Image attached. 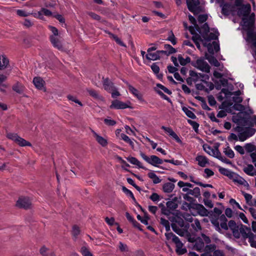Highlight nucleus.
<instances>
[{"mask_svg":"<svg viewBox=\"0 0 256 256\" xmlns=\"http://www.w3.org/2000/svg\"><path fill=\"white\" fill-rule=\"evenodd\" d=\"M178 59L180 62V65L182 66H186L188 63H191V64L197 68L201 70L206 73L210 72V66L202 58H200L196 60V62H192L189 56H187L186 58H183L181 54H179L178 57Z\"/></svg>","mask_w":256,"mask_h":256,"instance_id":"nucleus-1","label":"nucleus"},{"mask_svg":"<svg viewBox=\"0 0 256 256\" xmlns=\"http://www.w3.org/2000/svg\"><path fill=\"white\" fill-rule=\"evenodd\" d=\"M228 220L226 217L225 214H220L219 218L218 217L212 218L210 219L211 223L214 225L215 230L219 232H222V228L224 230H228V226L227 224Z\"/></svg>","mask_w":256,"mask_h":256,"instance_id":"nucleus-2","label":"nucleus"},{"mask_svg":"<svg viewBox=\"0 0 256 256\" xmlns=\"http://www.w3.org/2000/svg\"><path fill=\"white\" fill-rule=\"evenodd\" d=\"M193 35L194 36H192V39L194 42L196 41L202 42L204 46L208 48V50L209 53L211 54H214L212 46H214L216 52H218L220 50V46L217 42H213L212 44L208 42V44H206V42H204V38H203L201 36L200 34L196 32V34Z\"/></svg>","mask_w":256,"mask_h":256,"instance_id":"nucleus-3","label":"nucleus"},{"mask_svg":"<svg viewBox=\"0 0 256 256\" xmlns=\"http://www.w3.org/2000/svg\"><path fill=\"white\" fill-rule=\"evenodd\" d=\"M216 2L220 4V6L222 8L221 12L224 16H228L230 14L234 15L236 8L232 3L224 2V0H217Z\"/></svg>","mask_w":256,"mask_h":256,"instance_id":"nucleus-4","label":"nucleus"},{"mask_svg":"<svg viewBox=\"0 0 256 256\" xmlns=\"http://www.w3.org/2000/svg\"><path fill=\"white\" fill-rule=\"evenodd\" d=\"M186 3L188 10L194 15L203 12L199 0H186Z\"/></svg>","mask_w":256,"mask_h":256,"instance_id":"nucleus-5","label":"nucleus"},{"mask_svg":"<svg viewBox=\"0 0 256 256\" xmlns=\"http://www.w3.org/2000/svg\"><path fill=\"white\" fill-rule=\"evenodd\" d=\"M16 206L18 208L24 210L30 209L32 208L31 200L28 197L21 196L16 201Z\"/></svg>","mask_w":256,"mask_h":256,"instance_id":"nucleus-6","label":"nucleus"},{"mask_svg":"<svg viewBox=\"0 0 256 256\" xmlns=\"http://www.w3.org/2000/svg\"><path fill=\"white\" fill-rule=\"evenodd\" d=\"M184 204L186 205L190 209L196 210L198 213L201 216H208V210L204 207V206L200 204H188L186 202H184Z\"/></svg>","mask_w":256,"mask_h":256,"instance_id":"nucleus-7","label":"nucleus"},{"mask_svg":"<svg viewBox=\"0 0 256 256\" xmlns=\"http://www.w3.org/2000/svg\"><path fill=\"white\" fill-rule=\"evenodd\" d=\"M140 155L142 158L147 162L154 166L159 167L157 164H162L163 162H164L163 160L160 158L158 156L154 155H152L150 158L146 156L142 152H140Z\"/></svg>","mask_w":256,"mask_h":256,"instance_id":"nucleus-8","label":"nucleus"},{"mask_svg":"<svg viewBox=\"0 0 256 256\" xmlns=\"http://www.w3.org/2000/svg\"><path fill=\"white\" fill-rule=\"evenodd\" d=\"M239 7L240 8H238L237 12V14L238 16H243L244 18H246L249 15L251 11V6L250 4H243Z\"/></svg>","mask_w":256,"mask_h":256,"instance_id":"nucleus-9","label":"nucleus"},{"mask_svg":"<svg viewBox=\"0 0 256 256\" xmlns=\"http://www.w3.org/2000/svg\"><path fill=\"white\" fill-rule=\"evenodd\" d=\"M102 84L104 90L108 92H111L112 90H115L116 86L114 82L110 80L108 78H104L102 77Z\"/></svg>","mask_w":256,"mask_h":256,"instance_id":"nucleus-10","label":"nucleus"},{"mask_svg":"<svg viewBox=\"0 0 256 256\" xmlns=\"http://www.w3.org/2000/svg\"><path fill=\"white\" fill-rule=\"evenodd\" d=\"M128 108H132L131 106H128L126 104L118 100H113L112 102V104L110 106V108L124 109Z\"/></svg>","mask_w":256,"mask_h":256,"instance_id":"nucleus-11","label":"nucleus"},{"mask_svg":"<svg viewBox=\"0 0 256 256\" xmlns=\"http://www.w3.org/2000/svg\"><path fill=\"white\" fill-rule=\"evenodd\" d=\"M182 190L184 192H186V194L192 195L195 198H198L200 196V189L198 187H196L193 190L184 187L182 188Z\"/></svg>","mask_w":256,"mask_h":256,"instance_id":"nucleus-12","label":"nucleus"},{"mask_svg":"<svg viewBox=\"0 0 256 256\" xmlns=\"http://www.w3.org/2000/svg\"><path fill=\"white\" fill-rule=\"evenodd\" d=\"M162 129L164 130L166 132L168 133L170 136H171L173 138H174L176 141V142H178L179 144L182 143V141L180 140V138L170 128L162 126Z\"/></svg>","mask_w":256,"mask_h":256,"instance_id":"nucleus-13","label":"nucleus"},{"mask_svg":"<svg viewBox=\"0 0 256 256\" xmlns=\"http://www.w3.org/2000/svg\"><path fill=\"white\" fill-rule=\"evenodd\" d=\"M212 48L214 50V51L215 50L214 48V46H212ZM210 54H208V53L205 54V58L211 64L214 65L215 66L218 67L220 66V62H218V60L214 57L213 54H211L210 53Z\"/></svg>","mask_w":256,"mask_h":256,"instance_id":"nucleus-14","label":"nucleus"},{"mask_svg":"<svg viewBox=\"0 0 256 256\" xmlns=\"http://www.w3.org/2000/svg\"><path fill=\"white\" fill-rule=\"evenodd\" d=\"M50 40L54 48H57L59 50H62L63 48L61 40L58 37L54 36H50Z\"/></svg>","mask_w":256,"mask_h":256,"instance_id":"nucleus-15","label":"nucleus"},{"mask_svg":"<svg viewBox=\"0 0 256 256\" xmlns=\"http://www.w3.org/2000/svg\"><path fill=\"white\" fill-rule=\"evenodd\" d=\"M126 84L128 87L129 91L132 92L139 100H142V94L139 92L138 90L130 85L128 82H125Z\"/></svg>","mask_w":256,"mask_h":256,"instance_id":"nucleus-16","label":"nucleus"},{"mask_svg":"<svg viewBox=\"0 0 256 256\" xmlns=\"http://www.w3.org/2000/svg\"><path fill=\"white\" fill-rule=\"evenodd\" d=\"M240 232L244 239L249 238L250 236V234H252L250 228L242 224L241 225V227L240 228Z\"/></svg>","mask_w":256,"mask_h":256,"instance_id":"nucleus-17","label":"nucleus"},{"mask_svg":"<svg viewBox=\"0 0 256 256\" xmlns=\"http://www.w3.org/2000/svg\"><path fill=\"white\" fill-rule=\"evenodd\" d=\"M165 236L167 240H170V238H172V242H174L175 244H178V246H182L181 242L179 238L172 232H170L166 233Z\"/></svg>","mask_w":256,"mask_h":256,"instance_id":"nucleus-18","label":"nucleus"},{"mask_svg":"<svg viewBox=\"0 0 256 256\" xmlns=\"http://www.w3.org/2000/svg\"><path fill=\"white\" fill-rule=\"evenodd\" d=\"M33 82L36 87L38 90H42L45 84L44 81L40 77H35Z\"/></svg>","mask_w":256,"mask_h":256,"instance_id":"nucleus-19","label":"nucleus"},{"mask_svg":"<svg viewBox=\"0 0 256 256\" xmlns=\"http://www.w3.org/2000/svg\"><path fill=\"white\" fill-rule=\"evenodd\" d=\"M233 105V102L231 100H226L222 102V104L219 106V109H226V112H231L230 108L228 110L227 108Z\"/></svg>","mask_w":256,"mask_h":256,"instance_id":"nucleus-20","label":"nucleus"},{"mask_svg":"<svg viewBox=\"0 0 256 256\" xmlns=\"http://www.w3.org/2000/svg\"><path fill=\"white\" fill-rule=\"evenodd\" d=\"M126 159L130 162L131 164H133L137 166H138V168H142V169H144V170H147L145 167H144L142 165V163L136 158L130 156V157L127 158Z\"/></svg>","mask_w":256,"mask_h":256,"instance_id":"nucleus-21","label":"nucleus"},{"mask_svg":"<svg viewBox=\"0 0 256 256\" xmlns=\"http://www.w3.org/2000/svg\"><path fill=\"white\" fill-rule=\"evenodd\" d=\"M175 186L172 182H166L162 186L163 191L166 193H170L174 189Z\"/></svg>","mask_w":256,"mask_h":256,"instance_id":"nucleus-22","label":"nucleus"},{"mask_svg":"<svg viewBox=\"0 0 256 256\" xmlns=\"http://www.w3.org/2000/svg\"><path fill=\"white\" fill-rule=\"evenodd\" d=\"M196 160L198 162V165L202 167L206 166V164L208 163V160L204 156H198L196 158Z\"/></svg>","mask_w":256,"mask_h":256,"instance_id":"nucleus-23","label":"nucleus"},{"mask_svg":"<svg viewBox=\"0 0 256 256\" xmlns=\"http://www.w3.org/2000/svg\"><path fill=\"white\" fill-rule=\"evenodd\" d=\"M171 226L172 230L178 235L181 236H184L185 234L184 231L182 229L180 228L176 224L172 223Z\"/></svg>","mask_w":256,"mask_h":256,"instance_id":"nucleus-24","label":"nucleus"},{"mask_svg":"<svg viewBox=\"0 0 256 256\" xmlns=\"http://www.w3.org/2000/svg\"><path fill=\"white\" fill-rule=\"evenodd\" d=\"M94 136L96 138V141L102 146H105L107 145V140L103 137L99 136L96 132H94Z\"/></svg>","mask_w":256,"mask_h":256,"instance_id":"nucleus-25","label":"nucleus"},{"mask_svg":"<svg viewBox=\"0 0 256 256\" xmlns=\"http://www.w3.org/2000/svg\"><path fill=\"white\" fill-rule=\"evenodd\" d=\"M43 14L46 16H52V12L50 10L46 8H42L41 10L38 12V16L40 18L42 19L43 18Z\"/></svg>","mask_w":256,"mask_h":256,"instance_id":"nucleus-26","label":"nucleus"},{"mask_svg":"<svg viewBox=\"0 0 256 256\" xmlns=\"http://www.w3.org/2000/svg\"><path fill=\"white\" fill-rule=\"evenodd\" d=\"M203 38H204V42H206V44H208V42H210L211 40H216L218 39V36H216L214 33L210 32L208 33L206 36H202Z\"/></svg>","mask_w":256,"mask_h":256,"instance_id":"nucleus-27","label":"nucleus"},{"mask_svg":"<svg viewBox=\"0 0 256 256\" xmlns=\"http://www.w3.org/2000/svg\"><path fill=\"white\" fill-rule=\"evenodd\" d=\"M188 20L190 21V22L192 24H194V28H195L196 30L199 33H201L200 28L197 24L196 18L193 16H192V15L190 14L188 16Z\"/></svg>","mask_w":256,"mask_h":256,"instance_id":"nucleus-28","label":"nucleus"},{"mask_svg":"<svg viewBox=\"0 0 256 256\" xmlns=\"http://www.w3.org/2000/svg\"><path fill=\"white\" fill-rule=\"evenodd\" d=\"M202 36H206L207 34L210 32V28L207 23L204 24L200 28Z\"/></svg>","mask_w":256,"mask_h":256,"instance_id":"nucleus-29","label":"nucleus"},{"mask_svg":"<svg viewBox=\"0 0 256 256\" xmlns=\"http://www.w3.org/2000/svg\"><path fill=\"white\" fill-rule=\"evenodd\" d=\"M87 92L91 96L95 99L102 100V97L100 96L98 92L94 90L88 89Z\"/></svg>","mask_w":256,"mask_h":256,"instance_id":"nucleus-30","label":"nucleus"},{"mask_svg":"<svg viewBox=\"0 0 256 256\" xmlns=\"http://www.w3.org/2000/svg\"><path fill=\"white\" fill-rule=\"evenodd\" d=\"M16 142H17L18 144L22 146H32L30 142L26 141V140H24V138L20 136H18L17 138Z\"/></svg>","mask_w":256,"mask_h":256,"instance_id":"nucleus-31","label":"nucleus"},{"mask_svg":"<svg viewBox=\"0 0 256 256\" xmlns=\"http://www.w3.org/2000/svg\"><path fill=\"white\" fill-rule=\"evenodd\" d=\"M224 152L230 158H232L234 157V153L229 146H228L224 149Z\"/></svg>","mask_w":256,"mask_h":256,"instance_id":"nucleus-32","label":"nucleus"},{"mask_svg":"<svg viewBox=\"0 0 256 256\" xmlns=\"http://www.w3.org/2000/svg\"><path fill=\"white\" fill-rule=\"evenodd\" d=\"M12 90L18 94H22L24 92V87L20 83H16L12 86Z\"/></svg>","mask_w":256,"mask_h":256,"instance_id":"nucleus-33","label":"nucleus"},{"mask_svg":"<svg viewBox=\"0 0 256 256\" xmlns=\"http://www.w3.org/2000/svg\"><path fill=\"white\" fill-rule=\"evenodd\" d=\"M182 110L190 118L192 119H195L196 118V116L191 110H189L186 106L182 108Z\"/></svg>","mask_w":256,"mask_h":256,"instance_id":"nucleus-34","label":"nucleus"},{"mask_svg":"<svg viewBox=\"0 0 256 256\" xmlns=\"http://www.w3.org/2000/svg\"><path fill=\"white\" fill-rule=\"evenodd\" d=\"M108 34L118 44L122 46L126 47V44L116 35H114L110 32H108Z\"/></svg>","mask_w":256,"mask_h":256,"instance_id":"nucleus-35","label":"nucleus"},{"mask_svg":"<svg viewBox=\"0 0 256 256\" xmlns=\"http://www.w3.org/2000/svg\"><path fill=\"white\" fill-rule=\"evenodd\" d=\"M166 206L168 210H174L178 208V204L177 203L174 202L172 200L168 201L166 203Z\"/></svg>","mask_w":256,"mask_h":256,"instance_id":"nucleus-36","label":"nucleus"},{"mask_svg":"<svg viewBox=\"0 0 256 256\" xmlns=\"http://www.w3.org/2000/svg\"><path fill=\"white\" fill-rule=\"evenodd\" d=\"M158 206L161 208V212L162 214L168 216L171 214L170 210H168L167 206L166 207L163 204H160Z\"/></svg>","mask_w":256,"mask_h":256,"instance_id":"nucleus-37","label":"nucleus"},{"mask_svg":"<svg viewBox=\"0 0 256 256\" xmlns=\"http://www.w3.org/2000/svg\"><path fill=\"white\" fill-rule=\"evenodd\" d=\"M204 246V242L201 238H200L199 240L196 242L194 248L198 251H200Z\"/></svg>","mask_w":256,"mask_h":256,"instance_id":"nucleus-38","label":"nucleus"},{"mask_svg":"<svg viewBox=\"0 0 256 256\" xmlns=\"http://www.w3.org/2000/svg\"><path fill=\"white\" fill-rule=\"evenodd\" d=\"M146 57L147 60H160V56L157 55L155 52L148 54H146Z\"/></svg>","mask_w":256,"mask_h":256,"instance_id":"nucleus-39","label":"nucleus"},{"mask_svg":"<svg viewBox=\"0 0 256 256\" xmlns=\"http://www.w3.org/2000/svg\"><path fill=\"white\" fill-rule=\"evenodd\" d=\"M120 136L122 140H123L124 141L130 144L132 148H134V144L128 136H127L126 134H121Z\"/></svg>","mask_w":256,"mask_h":256,"instance_id":"nucleus-40","label":"nucleus"},{"mask_svg":"<svg viewBox=\"0 0 256 256\" xmlns=\"http://www.w3.org/2000/svg\"><path fill=\"white\" fill-rule=\"evenodd\" d=\"M189 73L194 82H196L200 80L198 73L192 70H190Z\"/></svg>","mask_w":256,"mask_h":256,"instance_id":"nucleus-41","label":"nucleus"},{"mask_svg":"<svg viewBox=\"0 0 256 256\" xmlns=\"http://www.w3.org/2000/svg\"><path fill=\"white\" fill-rule=\"evenodd\" d=\"M182 246H178V244H176V252L179 255H182L186 252L187 250L186 248H182L183 244L181 242Z\"/></svg>","mask_w":256,"mask_h":256,"instance_id":"nucleus-42","label":"nucleus"},{"mask_svg":"<svg viewBox=\"0 0 256 256\" xmlns=\"http://www.w3.org/2000/svg\"><path fill=\"white\" fill-rule=\"evenodd\" d=\"M160 223L165 227L166 232H169L170 230V222L168 220L163 218H161Z\"/></svg>","mask_w":256,"mask_h":256,"instance_id":"nucleus-43","label":"nucleus"},{"mask_svg":"<svg viewBox=\"0 0 256 256\" xmlns=\"http://www.w3.org/2000/svg\"><path fill=\"white\" fill-rule=\"evenodd\" d=\"M164 48L166 50V51H168V56L174 54L176 52V50L172 46L168 44H164Z\"/></svg>","mask_w":256,"mask_h":256,"instance_id":"nucleus-44","label":"nucleus"},{"mask_svg":"<svg viewBox=\"0 0 256 256\" xmlns=\"http://www.w3.org/2000/svg\"><path fill=\"white\" fill-rule=\"evenodd\" d=\"M80 228L77 225H74L72 226V233L74 237L75 240L77 238L78 236L80 234Z\"/></svg>","mask_w":256,"mask_h":256,"instance_id":"nucleus-45","label":"nucleus"},{"mask_svg":"<svg viewBox=\"0 0 256 256\" xmlns=\"http://www.w3.org/2000/svg\"><path fill=\"white\" fill-rule=\"evenodd\" d=\"M254 170V166L249 164L248 166L243 169L244 172L248 175L250 176L252 174V172Z\"/></svg>","mask_w":256,"mask_h":256,"instance_id":"nucleus-46","label":"nucleus"},{"mask_svg":"<svg viewBox=\"0 0 256 256\" xmlns=\"http://www.w3.org/2000/svg\"><path fill=\"white\" fill-rule=\"evenodd\" d=\"M192 226L196 231L200 230H202L200 222L198 219H195L194 222L192 224Z\"/></svg>","mask_w":256,"mask_h":256,"instance_id":"nucleus-47","label":"nucleus"},{"mask_svg":"<svg viewBox=\"0 0 256 256\" xmlns=\"http://www.w3.org/2000/svg\"><path fill=\"white\" fill-rule=\"evenodd\" d=\"M250 236L248 238L249 242L252 247L256 248V235L254 234H250Z\"/></svg>","mask_w":256,"mask_h":256,"instance_id":"nucleus-48","label":"nucleus"},{"mask_svg":"<svg viewBox=\"0 0 256 256\" xmlns=\"http://www.w3.org/2000/svg\"><path fill=\"white\" fill-rule=\"evenodd\" d=\"M216 246L215 244H211L206 245L204 248V251L207 252L208 253H210L216 250Z\"/></svg>","mask_w":256,"mask_h":256,"instance_id":"nucleus-49","label":"nucleus"},{"mask_svg":"<svg viewBox=\"0 0 256 256\" xmlns=\"http://www.w3.org/2000/svg\"><path fill=\"white\" fill-rule=\"evenodd\" d=\"M122 190L127 195H128L130 196L132 198V200L135 202H136V200L132 192L130 190H128L126 187H125L124 186H122Z\"/></svg>","mask_w":256,"mask_h":256,"instance_id":"nucleus-50","label":"nucleus"},{"mask_svg":"<svg viewBox=\"0 0 256 256\" xmlns=\"http://www.w3.org/2000/svg\"><path fill=\"white\" fill-rule=\"evenodd\" d=\"M228 228H230L232 230H236L238 228V226L236 224V222L234 220H230L228 223Z\"/></svg>","mask_w":256,"mask_h":256,"instance_id":"nucleus-51","label":"nucleus"},{"mask_svg":"<svg viewBox=\"0 0 256 256\" xmlns=\"http://www.w3.org/2000/svg\"><path fill=\"white\" fill-rule=\"evenodd\" d=\"M80 252L83 256H93L92 254L86 246L82 247Z\"/></svg>","mask_w":256,"mask_h":256,"instance_id":"nucleus-52","label":"nucleus"},{"mask_svg":"<svg viewBox=\"0 0 256 256\" xmlns=\"http://www.w3.org/2000/svg\"><path fill=\"white\" fill-rule=\"evenodd\" d=\"M2 64L1 65L0 70H4L7 67L8 65V64L9 60L5 56H2Z\"/></svg>","mask_w":256,"mask_h":256,"instance_id":"nucleus-53","label":"nucleus"},{"mask_svg":"<svg viewBox=\"0 0 256 256\" xmlns=\"http://www.w3.org/2000/svg\"><path fill=\"white\" fill-rule=\"evenodd\" d=\"M188 122L192 126L194 131L197 132L199 124L198 122L190 120H188Z\"/></svg>","mask_w":256,"mask_h":256,"instance_id":"nucleus-54","label":"nucleus"},{"mask_svg":"<svg viewBox=\"0 0 256 256\" xmlns=\"http://www.w3.org/2000/svg\"><path fill=\"white\" fill-rule=\"evenodd\" d=\"M248 138V136L247 135V132H244L240 133L238 134V139L241 142H244Z\"/></svg>","mask_w":256,"mask_h":256,"instance_id":"nucleus-55","label":"nucleus"},{"mask_svg":"<svg viewBox=\"0 0 256 256\" xmlns=\"http://www.w3.org/2000/svg\"><path fill=\"white\" fill-rule=\"evenodd\" d=\"M254 145L251 143L246 144L244 146V148L248 152L252 153L254 152Z\"/></svg>","mask_w":256,"mask_h":256,"instance_id":"nucleus-56","label":"nucleus"},{"mask_svg":"<svg viewBox=\"0 0 256 256\" xmlns=\"http://www.w3.org/2000/svg\"><path fill=\"white\" fill-rule=\"evenodd\" d=\"M119 249L122 252H128V246L122 242H120L119 243Z\"/></svg>","mask_w":256,"mask_h":256,"instance_id":"nucleus-57","label":"nucleus"},{"mask_svg":"<svg viewBox=\"0 0 256 256\" xmlns=\"http://www.w3.org/2000/svg\"><path fill=\"white\" fill-rule=\"evenodd\" d=\"M170 35L168 37L167 40L170 41L173 45H175L176 44V38L172 31H170Z\"/></svg>","mask_w":256,"mask_h":256,"instance_id":"nucleus-58","label":"nucleus"},{"mask_svg":"<svg viewBox=\"0 0 256 256\" xmlns=\"http://www.w3.org/2000/svg\"><path fill=\"white\" fill-rule=\"evenodd\" d=\"M105 220L106 223L110 226H112L114 224L118 225V222H115V220L114 218H108V217H106L105 218Z\"/></svg>","mask_w":256,"mask_h":256,"instance_id":"nucleus-59","label":"nucleus"},{"mask_svg":"<svg viewBox=\"0 0 256 256\" xmlns=\"http://www.w3.org/2000/svg\"><path fill=\"white\" fill-rule=\"evenodd\" d=\"M67 98H68V100L72 101V102H74L78 104L80 106H82V103L79 100H78L76 98V97L74 96H71V95H68L67 96Z\"/></svg>","mask_w":256,"mask_h":256,"instance_id":"nucleus-60","label":"nucleus"},{"mask_svg":"<svg viewBox=\"0 0 256 256\" xmlns=\"http://www.w3.org/2000/svg\"><path fill=\"white\" fill-rule=\"evenodd\" d=\"M196 90H204L206 92H209L208 89L206 88L204 84H196Z\"/></svg>","mask_w":256,"mask_h":256,"instance_id":"nucleus-61","label":"nucleus"},{"mask_svg":"<svg viewBox=\"0 0 256 256\" xmlns=\"http://www.w3.org/2000/svg\"><path fill=\"white\" fill-rule=\"evenodd\" d=\"M183 198L185 200L190 202L189 204H194V202L196 201V200L194 198L189 196L188 194H184L183 195Z\"/></svg>","mask_w":256,"mask_h":256,"instance_id":"nucleus-62","label":"nucleus"},{"mask_svg":"<svg viewBox=\"0 0 256 256\" xmlns=\"http://www.w3.org/2000/svg\"><path fill=\"white\" fill-rule=\"evenodd\" d=\"M198 74H199L200 78H201L200 80L202 82H204V83H205L210 78V76L208 74H200V73H198Z\"/></svg>","mask_w":256,"mask_h":256,"instance_id":"nucleus-63","label":"nucleus"},{"mask_svg":"<svg viewBox=\"0 0 256 256\" xmlns=\"http://www.w3.org/2000/svg\"><path fill=\"white\" fill-rule=\"evenodd\" d=\"M48 249L46 246H43L40 250V253L42 256H46L48 254Z\"/></svg>","mask_w":256,"mask_h":256,"instance_id":"nucleus-64","label":"nucleus"}]
</instances>
